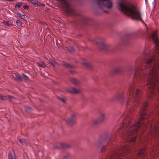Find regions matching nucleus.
<instances>
[{
    "instance_id": "obj_12",
    "label": "nucleus",
    "mask_w": 159,
    "mask_h": 159,
    "mask_svg": "<svg viewBox=\"0 0 159 159\" xmlns=\"http://www.w3.org/2000/svg\"><path fill=\"white\" fill-rule=\"evenodd\" d=\"M114 71L115 73H119L121 71V68L120 67H117L115 69Z\"/></svg>"
},
{
    "instance_id": "obj_33",
    "label": "nucleus",
    "mask_w": 159,
    "mask_h": 159,
    "mask_svg": "<svg viewBox=\"0 0 159 159\" xmlns=\"http://www.w3.org/2000/svg\"><path fill=\"white\" fill-rule=\"evenodd\" d=\"M159 130L158 129L157 127H155L154 128V132H156V131H158Z\"/></svg>"
},
{
    "instance_id": "obj_32",
    "label": "nucleus",
    "mask_w": 159,
    "mask_h": 159,
    "mask_svg": "<svg viewBox=\"0 0 159 159\" xmlns=\"http://www.w3.org/2000/svg\"><path fill=\"white\" fill-rule=\"evenodd\" d=\"M36 5L38 6H40L41 5V3L37 1L36 3H35Z\"/></svg>"
},
{
    "instance_id": "obj_41",
    "label": "nucleus",
    "mask_w": 159,
    "mask_h": 159,
    "mask_svg": "<svg viewBox=\"0 0 159 159\" xmlns=\"http://www.w3.org/2000/svg\"><path fill=\"white\" fill-rule=\"evenodd\" d=\"M152 152H153L154 151L153 150H152Z\"/></svg>"
},
{
    "instance_id": "obj_36",
    "label": "nucleus",
    "mask_w": 159,
    "mask_h": 159,
    "mask_svg": "<svg viewBox=\"0 0 159 159\" xmlns=\"http://www.w3.org/2000/svg\"><path fill=\"white\" fill-rule=\"evenodd\" d=\"M40 6H45V5L44 4H43V3H41V5Z\"/></svg>"
},
{
    "instance_id": "obj_23",
    "label": "nucleus",
    "mask_w": 159,
    "mask_h": 159,
    "mask_svg": "<svg viewBox=\"0 0 159 159\" xmlns=\"http://www.w3.org/2000/svg\"><path fill=\"white\" fill-rule=\"evenodd\" d=\"M63 65L66 67L68 68H71L72 67V66H71L67 63H64L63 64Z\"/></svg>"
},
{
    "instance_id": "obj_42",
    "label": "nucleus",
    "mask_w": 159,
    "mask_h": 159,
    "mask_svg": "<svg viewBox=\"0 0 159 159\" xmlns=\"http://www.w3.org/2000/svg\"><path fill=\"white\" fill-rule=\"evenodd\" d=\"M12 98V97H10V98Z\"/></svg>"
},
{
    "instance_id": "obj_20",
    "label": "nucleus",
    "mask_w": 159,
    "mask_h": 159,
    "mask_svg": "<svg viewBox=\"0 0 159 159\" xmlns=\"http://www.w3.org/2000/svg\"><path fill=\"white\" fill-rule=\"evenodd\" d=\"M22 5V3L20 2H18L15 5V7L16 8H19Z\"/></svg>"
},
{
    "instance_id": "obj_24",
    "label": "nucleus",
    "mask_w": 159,
    "mask_h": 159,
    "mask_svg": "<svg viewBox=\"0 0 159 159\" xmlns=\"http://www.w3.org/2000/svg\"><path fill=\"white\" fill-rule=\"evenodd\" d=\"M16 24L19 26H20L22 25V23L19 20H17L16 22Z\"/></svg>"
},
{
    "instance_id": "obj_18",
    "label": "nucleus",
    "mask_w": 159,
    "mask_h": 159,
    "mask_svg": "<svg viewBox=\"0 0 159 159\" xmlns=\"http://www.w3.org/2000/svg\"><path fill=\"white\" fill-rule=\"evenodd\" d=\"M71 82L75 84H77L78 82L74 78H72L71 80Z\"/></svg>"
},
{
    "instance_id": "obj_29",
    "label": "nucleus",
    "mask_w": 159,
    "mask_h": 159,
    "mask_svg": "<svg viewBox=\"0 0 159 159\" xmlns=\"http://www.w3.org/2000/svg\"><path fill=\"white\" fill-rule=\"evenodd\" d=\"M138 70L137 68H135V76H137V75H138L137 72L138 71Z\"/></svg>"
},
{
    "instance_id": "obj_13",
    "label": "nucleus",
    "mask_w": 159,
    "mask_h": 159,
    "mask_svg": "<svg viewBox=\"0 0 159 159\" xmlns=\"http://www.w3.org/2000/svg\"><path fill=\"white\" fill-rule=\"evenodd\" d=\"M9 159H16L15 154L14 152L10 153L9 156Z\"/></svg>"
},
{
    "instance_id": "obj_3",
    "label": "nucleus",
    "mask_w": 159,
    "mask_h": 159,
    "mask_svg": "<svg viewBox=\"0 0 159 159\" xmlns=\"http://www.w3.org/2000/svg\"><path fill=\"white\" fill-rule=\"evenodd\" d=\"M120 9L125 15L133 20H138L142 19L140 12L132 4L121 3L120 4Z\"/></svg>"
},
{
    "instance_id": "obj_28",
    "label": "nucleus",
    "mask_w": 159,
    "mask_h": 159,
    "mask_svg": "<svg viewBox=\"0 0 159 159\" xmlns=\"http://www.w3.org/2000/svg\"><path fill=\"white\" fill-rule=\"evenodd\" d=\"M105 149V146H103L101 148V152H103V151H104Z\"/></svg>"
},
{
    "instance_id": "obj_15",
    "label": "nucleus",
    "mask_w": 159,
    "mask_h": 159,
    "mask_svg": "<svg viewBox=\"0 0 159 159\" xmlns=\"http://www.w3.org/2000/svg\"><path fill=\"white\" fill-rule=\"evenodd\" d=\"M19 141L20 143L23 145L25 146L26 145V143L25 139H19Z\"/></svg>"
},
{
    "instance_id": "obj_9",
    "label": "nucleus",
    "mask_w": 159,
    "mask_h": 159,
    "mask_svg": "<svg viewBox=\"0 0 159 159\" xmlns=\"http://www.w3.org/2000/svg\"><path fill=\"white\" fill-rule=\"evenodd\" d=\"M82 64L88 69L91 68L92 67L91 63L86 61L83 62Z\"/></svg>"
},
{
    "instance_id": "obj_2",
    "label": "nucleus",
    "mask_w": 159,
    "mask_h": 159,
    "mask_svg": "<svg viewBox=\"0 0 159 159\" xmlns=\"http://www.w3.org/2000/svg\"><path fill=\"white\" fill-rule=\"evenodd\" d=\"M145 111L144 109H141L140 114L141 116V119L139 120L137 124L133 125L129 120L125 119L123 120L122 126L124 128L126 127V129L125 134L123 135V137L126 139H129L128 141L133 142L135 140L136 137L135 135V134L138 128L143 123V122H142V119L144 118L145 116L147 115L146 113L144 112Z\"/></svg>"
},
{
    "instance_id": "obj_7",
    "label": "nucleus",
    "mask_w": 159,
    "mask_h": 159,
    "mask_svg": "<svg viewBox=\"0 0 159 159\" xmlns=\"http://www.w3.org/2000/svg\"><path fill=\"white\" fill-rule=\"evenodd\" d=\"M75 120L76 118L75 116L72 115L66 120V122L68 125H70L73 123Z\"/></svg>"
},
{
    "instance_id": "obj_14",
    "label": "nucleus",
    "mask_w": 159,
    "mask_h": 159,
    "mask_svg": "<svg viewBox=\"0 0 159 159\" xmlns=\"http://www.w3.org/2000/svg\"><path fill=\"white\" fill-rule=\"evenodd\" d=\"M17 15L19 17L22 19H25L26 16L25 14H22L19 12L17 13Z\"/></svg>"
},
{
    "instance_id": "obj_34",
    "label": "nucleus",
    "mask_w": 159,
    "mask_h": 159,
    "mask_svg": "<svg viewBox=\"0 0 159 159\" xmlns=\"http://www.w3.org/2000/svg\"><path fill=\"white\" fill-rule=\"evenodd\" d=\"M29 7V6L27 5H25L24 6L23 8L24 9H26V8H27Z\"/></svg>"
},
{
    "instance_id": "obj_40",
    "label": "nucleus",
    "mask_w": 159,
    "mask_h": 159,
    "mask_svg": "<svg viewBox=\"0 0 159 159\" xmlns=\"http://www.w3.org/2000/svg\"><path fill=\"white\" fill-rule=\"evenodd\" d=\"M28 1H30V2H32V0H27Z\"/></svg>"
},
{
    "instance_id": "obj_30",
    "label": "nucleus",
    "mask_w": 159,
    "mask_h": 159,
    "mask_svg": "<svg viewBox=\"0 0 159 159\" xmlns=\"http://www.w3.org/2000/svg\"><path fill=\"white\" fill-rule=\"evenodd\" d=\"M25 110L27 112H28L30 110V108L29 107H25Z\"/></svg>"
},
{
    "instance_id": "obj_17",
    "label": "nucleus",
    "mask_w": 159,
    "mask_h": 159,
    "mask_svg": "<svg viewBox=\"0 0 159 159\" xmlns=\"http://www.w3.org/2000/svg\"><path fill=\"white\" fill-rule=\"evenodd\" d=\"M39 65L42 67L44 68L46 66L45 63L43 61H40L38 63Z\"/></svg>"
},
{
    "instance_id": "obj_25",
    "label": "nucleus",
    "mask_w": 159,
    "mask_h": 159,
    "mask_svg": "<svg viewBox=\"0 0 159 159\" xmlns=\"http://www.w3.org/2000/svg\"><path fill=\"white\" fill-rule=\"evenodd\" d=\"M127 148L125 147H123L120 150V152H124L125 151H127Z\"/></svg>"
},
{
    "instance_id": "obj_4",
    "label": "nucleus",
    "mask_w": 159,
    "mask_h": 159,
    "mask_svg": "<svg viewBox=\"0 0 159 159\" xmlns=\"http://www.w3.org/2000/svg\"><path fill=\"white\" fill-rule=\"evenodd\" d=\"M94 43L102 50H106L109 47V46L105 43V40L102 38H99L95 40Z\"/></svg>"
},
{
    "instance_id": "obj_35",
    "label": "nucleus",
    "mask_w": 159,
    "mask_h": 159,
    "mask_svg": "<svg viewBox=\"0 0 159 159\" xmlns=\"http://www.w3.org/2000/svg\"><path fill=\"white\" fill-rule=\"evenodd\" d=\"M36 1H32V2L34 4H36L35 3H36Z\"/></svg>"
},
{
    "instance_id": "obj_22",
    "label": "nucleus",
    "mask_w": 159,
    "mask_h": 159,
    "mask_svg": "<svg viewBox=\"0 0 159 159\" xmlns=\"http://www.w3.org/2000/svg\"><path fill=\"white\" fill-rule=\"evenodd\" d=\"M67 49L71 52H73L74 51V49L71 46L68 47Z\"/></svg>"
},
{
    "instance_id": "obj_16",
    "label": "nucleus",
    "mask_w": 159,
    "mask_h": 159,
    "mask_svg": "<svg viewBox=\"0 0 159 159\" xmlns=\"http://www.w3.org/2000/svg\"><path fill=\"white\" fill-rule=\"evenodd\" d=\"M51 63L55 67H57L58 66V63L53 60L50 61Z\"/></svg>"
},
{
    "instance_id": "obj_21",
    "label": "nucleus",
    "mask_w": 159,
    "mask_h": 159,
    "mask_svg": "<svg viewBox=\"0 0 159 159\" xmlns=\"http://www.w3.org/2000/svg\"><path fill=\"white\" fill-rule=\"evenodd\" d=\"M15 74L16 77L18 80L20 81L22 80L20 76L17 73H15Z\"/></svg>"
},
{
    "instance_id": "obj_37",
    "label": "nucleus",
    "mask_w": 159,
    "mask_h": 159,
    "mask_svg": "<svg viewBox=\"0 0 159 159\" xmlns=\"http://www.w3.org/2000/svg\"><path fill=\"white\" fill-rule=\"evenodd\" d=\"M23 76L26 78H28V76L25 75H23Z\"/></svg>"
},
{
    "instance_id": "obj_38",
    "label": "nucleus",
    "mask_w": 159,
    "mask_h": 159,
    "mask_svg": "<svg viewBox=\"0 0 159 159\" xmlns=\"http://www.w3.org/2000/svg\"><path fill=\"white\" fill-rule=\"evenodd\" d=\"M139 89H136V92H137V93H138V92H139Z\"/></svg>"
},
{
    "instance_id": "obj_26",
    "label": "nucleus",
    "mask_w": 159,
    "mask_h": 159,
    "mask_svg": "<svg viewBox=\"0 0 159 159\" xmlns=\"http://www.w3.org/2000/svg\"><path fill=\"white\" fill-rule=\"evenodd\" d=\"M0 98L3 100H5L6 99V97L2 95H0Z\"/></svg>"
},
{
    "instance_id": "obj_6",
    "label": "nucleus",
    "mask_w": 159,
    "mask_h": 159,
    "mask_svg": "<svg viewBox=\"0 0 159 159\" xmlns=\"http://www.w3.org/2000/svg\"><path fill=\"white\" fill-rule=\"evenodd\" d=\"M152 37L155 43V46L158 49H159V41L157 37L156 31H155L152 33Z\"/></svg>"
},
{
    "instance_id": "obj_27",
    "label": "nucleus",
    "mask_w": 159,
    "mask_h": 159,
    "mask_svg": "<svg viewBox=\"0 0 159 159\" xmlns=\"http://www.w3.org/2000/svg\"><path fill=\"white\" fill-rule=\"evenodd\" d=\"M144 151V149H141L140 151L139 152V155H141L143 153V152Z\"/></svg>"
},
{
    "instance_id": "obj_10",
    "label": "nucleus",
    "mask_w": 159,
    "mask_h": 159,
    "mask_svg": "<svg viewBox=\"0 0 159 159\" xmlns=\"http://www.w3.org/2000/svg\"><path fill=\"white\" fill-rule=\"evenodd\" d=\"M106 114L105 113H102L100 114V119H99L101 122L104 121L106 120Z\"/></svg>"
},
{
    "instance_id": "obj_11",
    "label": "nucleus",
    "mask_w": 159,
    "mask_h": 159,
    "mask_svg": "<svg viewBox=\"0 0 159 159\" xmlns=\"http://www.w3.org/2000/svg\"><path fill=\"white\" fill-rule=\"evenodd\" d=\"M101 123V122L98 119H96L93 120L92 122V125L93 126L97 125Z\"/></svg>"
},
{
    "instance_id": "obj_8",
    "label": "nucleus",
    "mask_w": 159,
    "mask_h": 159,
    "mask_svg": "<svg viewBox=\"0 0 159 159\" xmlns=\"http://www.w3.org/2000/svg\"><path fill=\"white\" fill-rule=\"evenodd\" d=\"M66 91L74 93H76L78 92L79 90L73 88H67L66 89Z\"/></svg>"
},
{
    "instance_id": "obj_5",
    "label": "nucleus",
    "mask_w": 159,
    "mask_h": 159,
    "mask_svg": "<svg viewBox=\"0 0 159 159\" xmlns=\"http://www.w3.org/2000/svg\"><path fill=\"white\" fill-rule=\"evenodd\" d=\"M97 3L100 6L103 4L106 7L108 8H110L112 6V4L110 0H102L98 1Z\"/></svg>"
},
{
    "instance_id": "obj_39",
    "label": "nucleus",
    "mask_w": 159,
    "mask_h": 159,
    "mask_svg": "<svg viewBox=\"0 0 159 159\" xmlns=\"http://www.w3.org/2000/svg\"><path fill=\"white\" fill-rule=\"evenodd\" d=\"M14 0H7V1L11 2L13 1Z\"/></svg>"
},
{
    "instance_id": "obj_31",
    "label": "nucleus",
    "mask_w": 159,
    "mask_h": 159,
    "mask_svg": "<svg viewBox=\"0 0 159 159\" xmlns=\"http://www.w3.org/2000/svg\"><path fill=\"white\" fill-rule=\"evenodd\" d=\"M60 100L63 102L65 103L66 101V100L64 98H61L60 99Z\"/></svg>"
},
{
    "instance_id": "obj_43",
    "label": "nucleus",
    "mask_w": 159,
    "mask_h": 159,
    "mask_svg": "<svg viewBox=\"0 0 159 159\" xmlns=\"http://www.w3.org/2000/svg\"><path fill=\"white\" fill-rule=\"evenodd\" d=\"M157 132V131H156L155 132ZM157 132H158V131H157Z\"/></svg>"
},
{
    "instance_id": "obj_19",
    "label": "nucleus",
    "mask_w": 159,
    "mask_h": 159,
    "mask_svg": "<svg viewBox=\"0 0 159 159\" xmlns=\"http://www.w3.org/2000/svg\"><path fill=\"white\" fill-rule=\"evenodd\" d=\"M3 24L6 26H9L11 25V23L8 21H3Z\"/></svg>"
},
{
    "instance_id": "obj_1",
    "label": "nucleus",
    "mask_w": 159,
    "mask_h": 159,
    "mask_svg": "<svg viewBox=\"0 0 159 159\" xmlns=\"http://www.w3.org/2000/svg\"><path fill=\"white\" fill-rule=\"evenodd\" d=\"M145 55H147V57L148 59L146 61V63L149 66H153L151 68L147 70H146L149 71L148 76V80L147 83L148 87V89L149 92H151L154 89L157 84V88L159 92V81L158 77L157 76L159 70V65H157V61H154L155 57L153 55H150L149 54L148 52L146 49H145L143 52Z\"/></svg>"
}]
</instances>
